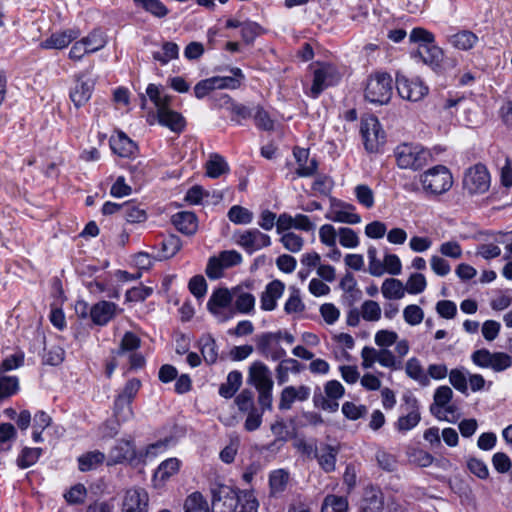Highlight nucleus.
I'll use <instances>...</instances> for the list:
<instances>
[{"instance_id": "1", "label": "nucleus", "mask_w": 512, "mask_h": 512, "mask_svg": "<svg viewBox=\"0 0 512 512\" xmlns=\"http://www.w3.org/2000/svg\"><path fill=\"white\" fill-rule=\"evenodd\" d=\"M213 508L225 512H258L259 502L252 490L236 492L228 486H221L213 493Z\"/></svg>"}, {"instance_id": "2", "label": "nucleus", "mask_w": 512, "mask_h": 512, "mask_svg": "<svg viewBox=\"0 0 512 512\" xmlns=\"http://www.w3.org/2000/svg\"><path fill=\"white\" fill-rule=\"evenodd\" d=\"M397 166L400 169L417 171L433 160L432 153L418 143H402L394 149Z\"/></svg>"}, {"instance_id": "3", "label": "nucleus", "mask_w": 512, "mask_h": 512, "mask_svg": "<svg viewBox=\"0 0 512 512\" xmlns=\"http://www.w3.org/2000/svg\"><path fill=\"white\" fill-rule=\"evenodd\" d=\"M423 190L431 195L446 193L453 185L450 170L444 165H436L420 175Z\"/></svg>"}, {"instance_id": "4", "label": "nucleus", "mask_w": 512, "mask_h": 512, "mask_svg": "<svg viewBox=\"0 0 512 512\" xmlns=\"http://www.w3.org/2000/svg\"><path fill=\"white\" fill-rule=\"evenodd\" d=\"M392 90L391 76L385 72L375 73L367 80L364 97L370 103L385 105L391 99Z\"/></svg>"}, {"instance_id": "5", "label": "nucleus", "mask_w": 512, "mask_h": 512, "mask_svg": "<svg viewBox=\"0 0 512 512\" xmlns=\"http://www.w3.org/2000/svg\"><path fill=\"white\" fill-rule=\"evenodd\" d=\"M233 299V288H217L210 295L207 310L219 323H225L234 318V313L231 310Z\"/></svg>"}, {"instance_id": "6", "label": "nucleus", "mask_w": 512, "mask_h": 512, "mask_svg": "<svg viewBox=\"0 0 512 512\" xmlns=\"http://www.w3.org/2000/svg\"><path fill=\"white\" fill-rule=\"evenodd\" d=\"M471 361L479 368L491 369L495 373L506 371L512 367V357L505 352H491L486 348L475 350Z\"/></svg>"}, {"instance_id": "7", "label": "nucleus", "mask_w": 512, "mask_h": 512, "mask_svg": "<svg viewBox=\"0 0 512 512\" xmlns=\"http://www.w3.org/2000/svg\"><path fill=\"white\" fill-rule=\"evenodd\" d=\"M341 80V73L332 64H321L313 72V83L309 96L316 99L327 88L337 85Z\"/></svg>"}, {"instance_id": "8", "label": "nucleus", "mask_w": 512, "mask_h": 512, "mask_svg": "<svg viewBox=\"0 0 512 512\" xmlns=\"http://www.w3.org/2000/svg\"><path fill=\"white\" fill-rule=\"evenodd\" d=\"M395 84L399 96L412 102L422 100L429 92L428 86L421 79L408 78L401 73L396 74Z\"/></svg>"}, {"instance_id": "9", "label": "nucleus", "mask_w": 512, "mask_h": 512, "mask_svg": "<svg viewBox=\"0 0 512 512\" xmlns=\"http://www.w3.org/2000/svg\"><path fill=\"white\" fill-rule=\"evenodd\" d=\"M490 186V174L485 165L478 163L470 167L463 179V187L469 194L484 193Z\"/></svg>"}, {"instance_id": "10", "label": "nucleus", "mask_w": 512, "mask_h": 512, "mask_svg": "<svg viewBox=\"0 0 512 512\" xmlns=\"http://www.w3.org/2000/svg\"><path fill=\"white\" fill-rule=\"evenodd\" d=\"M235 237L236 244L249 255L271 245L270 236L257 228L238 232Z\"/></svg>"}, {"instance_id": "11", "label": "nucleus", "mask_w": 512, "mask_h": 512, "mask_svg": "<svg viewBox=\"0 0 512 512\" xmlns=\"http://www.w3.org/2000/svg\"><path fill=\"white\" fill-rule=\"evenodd\" d=\"M360 132L365 149L370 153L377 152L379 146L384 143V132L375 116H370L361 121Z\"/></svg>"}, {"instance_id": "12", "label": "nucleus", "mask_w": 512, "mask_h": 512, "mask_svg": "<svg viewBox=\"0 0 512 512\" xmlns=\"http://www.w3.org/2000/svg\"><path fill=\"white\" fill-rule=\"evenodd\" d=\"M95 82L85 73L74 75V85L69 92L70 100L78 109L83 107L91 98Z\"/></svg>"}, {"instance_id": "13", "label": "nucleus", "mask_w": 512, "mask_h": 512, "mask_svg": "<svg viewBox=\"0 0 512 512\" xmlns=\"http://www.w3.org/2000/svg\"><path fill=\"white\" fill-rule=\"evenodd\" d=\"M410 55L415 61H421L436 73H441L443 70L444 53L435 43L428 47L417 46L415 50L411 51Z\"/></svg>"}, {"instance_id": "14", "label": "nucleus", "mask_w": 512, "mask_h": 512, "mask_svg": "<svg viewBox=\"0 0 512 512\" xmlns=\"http://www.w3.org/2000/svg\"><path fill=\"white\" fill-rule=\"evenodd\" d=\"M405 403L406 415H402L395 423V427L399 432H407L418 425L421 420L419 412V402L417 398L411 394L403 396Z\"/></svg>"}, {"instance_id": "15", "label": "nucleus", "mask_w": 512, "mask_h": 512, "mask_svg": "<svg viewBox=\"0 0 512 512\" xmlns=\"http://www.w3.org/2000/svg\"><path fill=\"white\" fill-rule=\"evenodd\" d=\"M149 495L140 487L128 489L124 495L121 512H148Z\"/></svg>"}, {"instance_id": "16", "label": "nucleus", "mask_w": 512, "mask_h": 512, "mask_svg": "<svg viewBox=\"0 0 512 512\" xmlns=\"http://www.w3.org/2000/svg\"><path fill=\"white\" fill-rule=\"evenodd\" d=\"M122 312L114 302L102 300L90 307L89 317L94 325L106 326L114 317Z\"/></svg>"}, {"instance_id": "17", "label": "nucleus", "mask_w": 512, "mask_h": 512, "mask_svg": "<svg viewBox=\"0 0 512 512\" xmlns=\"http://www.w3.org/2000/svg\"><path fill=\"white\" fill-rule=\"evenodd\" d=\"M136 458L134 441L131 439L117 440L108 453V465L132 462Z\"/></svg>"}, {"instance_id": "18", "label": "nucleus", "mask_w": 512, "mask_h": 512, "mask_svg": "<svg viewBox=\"0 0 512 512\" xmlns=\"http://www.w3.org/2000/svg\"><path fill=\"white\" fill-rule=\"evenodd\" d=\"M271 334H259L256 336V349L260 355L272 361H278L286 356V350L274 341Z\"/></svg>"}, {"instance_id": "19", "label": "nucleus", "mask_w": 512, "mask_h": 512, "mask_svg": "<svg viewBox=\"0 0 512 512\" xmlns=\"http://www.w3.org/2000/svg\"><path fill=\"white\" fill-rule=\"evenodd\" d=\"M340 452L338 445H331L320 442L315 458L321 470L325 473H332L336 470L337 456Z\"/></svg>"}, {"instance_id": "20", "label": "nucleus", "mask_w": 512, "mask_h": 512, "mask_svg": "<svg viewBox=\"0 0 512 512\" xmlns=\"http://www.w3.org/2000/svg\"><path fill=\"white\" fill-rule=\"evenodd\" d=\"M249 381L255 386L257 391L273 389L271 372L268 366L261 361H255L250 366Z\"/></svg>"}, {"instance_id": "21", "label": "nucleus", "mask_w": 512, "mask_h": 512, "mask_svg": "<svg viewBox=\"0 0 512 512\" xmlns=\"http://www.w3.org/2000/svg\"><path fill=\"white\" fill-rule=\"evenodd\" d=\"M80 36L79 29H66L61 32L51 34L50 37L40 43V47L45 50H61L68 47L74 40Z\"/></svg>"}, {"instance_id": "22", "label": "nucleus", "mask_w": 512, "mask_h": 512, "mask_svg": "<svg viewBox=\"0 0 512 512\" xmlns=\"http://www.w3.org/2000/svg\"><path fill=\"white\" fill-rule=\"evenodd\" d=\"M293 155L298 164V168L295 171L297 177L306 178L316 175L318 161L315 158L309 159V149L295 147Z\"/></svg>"}, {"instance_id": "23", "label": "nucleus", "mask_w": 512, "mask_h": 512, "mask_svg": "<svg viewBox=\"0 0 512 512\" xmlns=\"http://www.w3.org/2000/svg\"><path fill=\"white\" fill-rule=\"evenodd\" d=\"M285 290V284L276 279L269 282L260 297L261 309L273 311L277 307V300L281 298Z\"/></svg>"}, {"instance_id": "24", "label": "nucleus", "mask_w": 512, "mask_h": 512, "mask_svg": "<svg viewBox=\"0 0 512 512\" xmlns=\"http://www.w3.org/2000/svg\"><path fill=\"white\" fill-rule=\"evenodd\" d=\"M233 304L232 311L234 316L239 314H251L255 310V296L250 293L244 291L240 286L233 287Z\"/></svg>"}, {"instance_id": "25", "label": "nucleus", "mask_w": 512, "mask_h": 512, "mask_svg": "<svg viewBox=\"0 0 512 512\" xmlns=\"http://www.w3.org/2000/svg\"><path fill=\"white\" fill-rule=\"evenodd\" d=\"M156 117L160 125L176 133L182 132L186 125L185 118L180 113L171 110L170 106L157 112Z\"/></svg>"}, {"instance_id": "26", "label": "nucleus", "mask_w": 512, "mask_h": 512, "mask_svg": "<svg viewBox=\"0 0 512 512\" xmlns=\"http://www.w3.org/2000/svg\"><path fill=\"white\" fill-rule=\"evenodd\" d=\"M224 104L230 113V120L238 125H242L244 120H248L252 117L255 107L237 102L229 96H226Z\"/></svg>"}, {"instance_id": "27", "label": "nucleus", "mask_w": 512, "mask_h": 512, "mask_svg": "<svg viewBox=\"0 0 512 512\" xmlns=\"http://www.w3.org/2000/svg\"><path fill=\"white\" fill-rule=\"evenodd\" d=\"M180 464L181 462L177 458H169L163 461L154 472V486H163L170 477H172L179 471Z\"/></svg>"}, {"instance_id": "28", "label": "nucleus", "mask_w": 512, "mask_h": 512, "mask_svg": "<svg viewBox=\"0 0 512 512\" xmlns=\"http://www.w3.org/2000/svg\"><path fill=\"white\" fill-rule=\"evenodd\" d=\"M172 223L178 231L185 235H193L198 228L197 217L193 212L182 211L172 216Z\"/></svg>"}, {"instance_id": "29", "label": "nucleus", "mask_w": 512, "mask_h": 512, "mask_svg": "<svg viewBox=\"0 0 512 512\" xmlns=\"http://www.w3.org/2000/svg\"><path fill=\"white\" fill-rule=\"evenodd\" d=\"M281 362L276 367V378L279 385H282L289 380V372L293 374L300 373L305 366L294 358H282Z\"/></svg>"}, {"instance_id": "30", "label": "nucleus", "mask_w": 512, "mask_h": 512, "mask_svg": "<svg viewBox=\"0 0 512 512\" xmlns=\"http://www.w3.org/2000/svg\"><path fill=\"white\" fill-rule=\"evenodd\" d=\"M110 146L120 157H130L137 151V145L123 132L110 139Z\"/></svg>"}, {"instance_id": "31", "label": "nucleus", "mask_w": 512, "mask_h": 512, "mask_svg": "<svg viewBox=\"0 0 512 512\" xmlns=\"http://www.w3.org/2000/svg\"><path fill=\"white\" fill-rule=\"evenodd\" d=\"M201 355L207 365H213L218 359V346L211 334H204L198 341Z\"/></svg>"}, {"instance_id": "32", "label": "nucleus", "mask_w": 512, "mask_h": 512, "mask_svg": "<svg viewBox=\"0 0 512 512\" xmlns=\"http://www.w3.org/2000/svg\"><path fill=\"white\" fill-rule=\"evenodd\" d=\"M478 36L470 30H460L449 36V43L458 50L468 51L478 43Z\"/></svg>"}, {"instance_id": "33", "label": "nucleus", "mask_w": 512, "mask_h": 512, "mask_svg": "<svg viewBox=\"0 0 512 512\" xmlns=\"http://www.w3.org/2000/svg\"><path fill=\"white\" fill-rule=\"evenodd\" d=\"M340 206L341 209L334 210L332 215H326V218L334 222L347 224H358L361 222V217L359 214L354 212L355 207L352 204L341 202Z\"/></svg>"}, {"instance_id": "34", "label": "nucleus", "mask_w": 512, "mask_h": 512, "mask_svg": "<svg viewBox=\"0 0 512 512\" xmlns=\"http://www.w3.org/2000/svg\"><path fill=\"white\" fill-rule=\"evenodd\" d=\"M289 473L284 469H276L269 474V488L272 497H279L286 490Z\"/></svg>"}, {"instance_id": "35", "label": "nucleus", "mask_w": 512, "mask_h": 512, "mask_svg": "<svg viewBox=\"0 0 512 512\" xmlns=\"http://www.w3.org/2000/svg\"><path fill=\"white\" fill-rule=\"evenodd\" d=\"M121 217L128 223H141L147 219V213L135 201L123 203Z\"/></svg>"}, {"instance_id": "36", "label": "nucleus", "mask_w": 512, "mask_h": 512, "mask_svg": "<svg viewBox=\"0 0 512 512\" xmlns=\"http://www.w3.org/2000/svg\"><path fill=\"white\" fill-rule=\"evenodd\" d=\"M105 460V454L99 450L89 451L78 457V468L82 472L96 469Z\"/></svg>"}, {"instance_id": "37", "label": "nucleus", "mask_w": 512, "mask_h": 512, "mask_svg": "<svg viewBox=\"0 0 512 512\" xmlns=\"http://www.w3.org/2000/svg\"><path fill=\"white\" fill-rule=\"evenodd\" d=\"M242 384V374L237 370L231 371L227 375L225 383H222L219 387V395L223 398L230 399L238 391Z\"/></svg>"}, {"instance_id": "38", "label": "nucleus", "mask_w": 512, "mask_h": 512, "mask_svg": "<svg viewBox=\"0 0 512 512\" xmlns=\"http://www.w3.org/2000/svg\"><path fill=\"white\" fill-rule=\"evenodd\" d=\"M405 372L409 378L417 381L422 386H427L430 383L429 377L425 373L420 360L416 357L407 360Z\"/></svg>"}, {"instance_id": "39", "label": "nucleus", "mask_w": 512, "mask_h": 512, "mask_svg": "<svg viewBox=\"0 0 512 512\" xmlns=\"http://www.w3.org/2000/svg\"><path fill=\"white\" fill-rule=\"evenodd\" d=\"M152 57L155 61L159 62L161 65H166L171 60L177 59L179 57V46L174 42L165 41L162 44V52L154 51L152 53Z\"/></svg>"}, {"instance_id": "40", "label": "nucleus", "mask_w": 512, "mask_h": 512, "mask_svg": "<svg viewBox=\"0 0 512 512\" xmlns=\"http://www.w3.org/2000/svg\"><path fill=\"white\" fill-rule=\"evenodd\" d=\"M206 174L210 178H218L229 171L226 160L219 154H213L206 162Z\"/></svg>"}, {"instance_id": "41", "label": "nucleus", "mask_w": 512, "mask_h": 512, "mask_svg": "<svg viewBox=\"0 0 512 512\" xmlns=\"http://www.w3.org/2000/svg\"><path fill=\"white\" fill-rule=\"evenodd\" d=\"M133 414L132 402L116 396L113 405V416L117 424L127 422L133 417Z\"/></svg>"}, {"instance_id": "42", "label": "nucleus", "mask_w": 512, "mask_h": 512, "mask_svg": "<svg viewBox=\"0 0 512 512\" xmlns=\"http://www.w3.org/2000/svg\"><path fill=\"white\" fill-rule=\"evenodd\" d=\"M86 51L94 53L105 47L106 37L100 29H93L86 37L81 39Z\"/></svg>"}, {"instance_id": "43", "label": "nucleus", "mask_w": 512, "mask_h": 512, "mask_svg": "<svg viewBox=\"0 0 512 512\" xmlns=\"http://www.w3.org/2000/svg\"><path fill=\"white\" fill-rule=\"evenodd\" d=\"M42 453V448L24 447L17 457V466L20 469H26L33 466L39 460Z\"/></svg>"}, {"instance_id": "44", "label": "nucleus", "mask_w": 512, "mask_h": 512, "mask_svg": "<svg viewBox=\"0 0 512 512\" xmlns=\"http://www.w3.org/2000/svg\"><path fill=\"white\" fill-rule=\"evenodd\" d=\"M347 510V499L334 494L327 495L321 506V512H347Z\"/></svg>"}, {"instance_id": "45", "label": "nucleus", "mask_w": 512, "mask_h": 512, "mask_svg": "<svg viewBox=\"0 0 512 512\" xmlns=\"http://www.w3.org/2000/svg\"><path fill=\"white\" fill-rule=\"evenodd\" d=\"M137 6L142 7L154 17L164 18L168 15L169 9L160 0H133Z\"/></svg>"}, {"instance_id": "46", "label": "nucleus", "mask_w": 512, "mask_h": 512, "mask_svg": "<svg viewBox=\"0 0 512 512\" xmlns=\"http://www.w3.org/2000/svg\"><path fill=\"white\" fill-rule=\"evenodd\" d=\"M146 95L155 105L157 112L171 105L172 97L169 95H162L159 86L149 84L146 88Z\"/></svg>"}, {"instance_id": "47", "label": "nucleus", "mask_w": 512, "mask_h": 512, "mask_svg": "<svg viewBox=\"0 0 512 512\" xmlns=\"http://www.w3.org/2000/svg\"><path fill=\"white\" fill-rule=\"evenodd\" d=\"M161 258L173 257L182 247L181 239L175 235L170 234L161 240Z\"/></svg>"}, {"instance_id": "48", "label": "nucleus", "mask_w": 512, "mask_h": 512, "mask_svg": "<svg viewBox=\"0 0 512 512\" xmlns=\"http://www.w3.org/2000/svg\"><path fill=\"white\" fill-rule=\"evenodd\" d=\"M381 290L386 299H401L404 296L403 284L395 278L386 279L382 284Z\"/></svg>"}, {"instance_id": "49", "label": "nucleus", "mask_w": 512, "mask_h": 512, "mask_svg": "<svg viewBox=\"0 0 512 512\" xmlns=\"http://www.w3.org/2000/svg\"><path fill=\"white\" fill-rule=\"evenodd\" d=\"M227 217L234 224L245 225L252 222L253 213L243 206L234 205L229 209Z\"/></svg>"}, {"instance_id": "50", "label": "nucleus", "mask_w": 512, "mask_h": 512, "mask_svg": "<svg viewBox=\"0 0 512 512\" xmlns=\"http://www.w3.org/2000/svg\"><path fill=\"white\" fill-rule=\"evenodd\" d=\"M185 512H210L208 502L199 492L189 495L184 503Z\"/></svg>"}, {"instance_id": "51", "label": "nucleus", "mask_w": 512, "mask_h": 512, "mask_svg": "<svg viewBox=\"0 0 512 512\" xmlns=\"http://www.w3.org/2000/svg\"><path fill=\"white\" fill-rule=\"evenodd\" d=\"M265 32L264 28L253 21H244L241 25V36L246 44H252L257 37Z\"/></svg>"}, {"instance_id": "52", "label": "nucleus", "mask_w": 512, "mask_h": 512, "mask_svg": "<svg viewBox=\"0 0 512 512\" xmlns=\"http://www.w3.org/2000/svg\"><path fill=\"white\" fill-rule=\"evenodd\" d=\"M255 125L258 129L263 131H271L274 129V121L270 117L269 113L261 105L254 107L252 115Z\"/></svg>"}, {"instance_id": "53", "label": "nucleus", "mask_w": 512, "mask_h": 512, "mask_svg": "<svg viewBox=\"0 0 512 512\" xmlns=\"http://www.w3.org/2000/svg\"><path fill=\"white\" fill-rule=\"evenodd\" d=\"M452 397L453 391L449 386L443 385L438 387L434 393V404L430 407L431 413L440 418L438 416V413L435 411L434 406L440 408L446 407V405H448L449 402L451 401Z\"/></svg>"}, {"instance_id": "54", "label": "nucleus", "mask_w": 512, "mask_h": 512, "mask_svg": "<svg viewBox=\"0 0 512 512\" xmlns=\"http://www.w3.org/2000/svg\"><path fill=\"white\" fill-rule=\"evenodd\" d=\"M334 187V180L326 174H317L312 183V190L320 195L329 196Z\"/></svg>"}, {"instance_id": "55", "label": "nucleus", "mask_w": 512, "mask_h": 512, "mask_svg": "<svg viewBox=\"0 0 512 512\" xmlns=\"http://www.w3.org/2000/svg\"><path fill=\"white\" fill-rule=\"evenodd\" d=\"M355 197L358 203L367 209L374 206V192L366 184H359L354 188Z\"/></svg>"}, {"instance_id": "56", "label": "nucleus", "mask_w": 512, "mask_h": 512, "mask_svg": "<svg viewBox=\"0 0 512 512\" xmlns=\"http://www.w3.org/2000/svg\"><path fill=\"white\" fill-rule=\"evenodd\" d=\"M409 39L411 42L416 43L417 46L428 47L429 45L435 43V37L433 33L420 27L412 29L409 35Z\"/></svg>"}, {"instance_id": "57", "label": "nucleus", "mask_w": 512, "mask_h": 512, "mask_svg": "<svg viewBox=\"0 0 512 512\" xmlns=\"http://www.w3.org/2000/svg\"><path fill=\"white\" fill-rule=\"evenodd\" d=\"M407 455L409 462L419 467H429L434 461V457L422 449L414 448Z\"/></svg>"}, {"instance_id": "58", "label": "nucleus", "mask_w": 512, "mask_h": 512, "mask_svg": "<svg viewBox=\"0 0 512 512\" xmlns=\"http://www.w3.org/2000/svg\"><path fill=\"white\" fill-rule=\"evenodd\" d=\"M361 316L366 321H378L381 317L380 305L373 300H366L362 304Z\"/></svg>"}, {"instance_id": "59", "label": "nucleus", "mask_w": 512, "mask_h": 512, "mask_svg": "<svg viewBox=\"0 0 512 512\" xmlns=\"http://www.w3.org/2000/svg\"><path fill=\"white\" fill-rule=\"evenodd\" d=\"M280 242L285 249L293 253L299 252L304 244L303 238L293 232L284 233L280 238Z\"/></svg>"}, {"instance_id": "60", "label": "nucleus", "mask_w": 512, "mask_h": 512, "mask_svg": "<svg viewBox=\"0 0 512 512\" xmlns=\"http://www.w3.org/2000/svg\"><path fill=\"white\" fill-rule=\"evenodd\" d=\"M427 286L426 278L421 273L411 274L406 283V290L409 294L422 293Z\"/></svg>"}, {"instance_id": "61", "label": "nucleus", "mask_w": 512, "mask_h": 512, "mask_svg": "<svg viewBox=\"0 0 512 512\" xmlns=\"http://www.w3.org/2000/svg\"><path fill=\"white\" fill-rule=\"evenodd\" d=\"M379 353V364L382 367L389 368L392 370H399L402 367V362L398 360L393 352L389 349H380Z\"/></svg>"}, {"instance_id": "62", "label": "nucleus", "mask_w": 512, "mask_h": 512, "mask_svg": "<svg viewBox=\"0 0 512 512\" xmlns=\"http://www.w3.org/2000/svg\"><path fill=\"white\" fill-rule=\"evenodd\" d=\"M403 317L406 323L411 326H416L422 322L424 312L418 305L411 304L404 308Z\"/></svg>"}, {"instance_id": "63", "label": "nucleus", "mask_w": 512, "mask_h": 512, "mask_svg": "<svg viewBox=\"0 0 512 512\" xmlns=\"http://www.w3.org/2000/svg\"><path fill=\"white\" fill-rule=\"evenodd\" d=\"M87 496L86 487L83 484H76L72 486L67 493L64 494L66 501L69 504H82Z\"/></svg>"}, {"instance_id": "64", "label": "nucleus", "mask_w": 512, "mask_h": 512, "mask_svg": "<svg viewBox=\"0 0 512 512\" xmlns=\"http://www.w3.org/2000/svg\"><path fill=\"white\" fill-rule=\"evenodd\" d=\"M235 404L238 409L242 413H246L253 408H255L254 404V394L252 391L248 389L242 390L235 398Z\"/></svg>"}]
</instances>
